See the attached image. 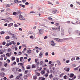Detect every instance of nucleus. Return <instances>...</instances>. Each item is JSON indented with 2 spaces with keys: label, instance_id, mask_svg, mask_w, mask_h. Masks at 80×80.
<instances>
[{
  "label": "nucleus",
  "instance_id": "f257e3e1",
  "mask_svg": "<svg viewBox=\"0 0 80 80\" xmlns=\"http://www.w3.org/2000/svg\"><path fill=\"white\" fill-rule=\"evenodd\" d=\"M22 13L20 11L18 12L17 13L16 12H13L12 15H17V17L18 18H19L20 20H25V18H24L22 15H21Z\"/></svg>",
  "mask_w": 80,
  "mask_h": 80
},
{
  "label": "nucleus",
  "instance_id": "f03ea898",
  "mask_svg": "<svg viewBox=\"0 0 80 80\" xmlns=\"http://www.w3.org/2000/svg\"><path fill=\"white\" fill-rule=\"evenodd\" d=\"M72 28H69V30H68V33H69V35H70V34L72 33Z\"/></svg>",
  "mask_w": 80,
  "mask_h": 80
},
{
  "label": "nucleus",
  "instance_id": "7ed1b4c3",
  "mask_svg": "<svg viewBox=\"0 0 80 80\" xmlns=\"http://www.w3.org/2000/svg\"><path fill=\"white\" fill-rule=\"evenodd\" d=\"M43 57V53L42 52H41L39 54V56H38L39 58H41Z\"/></svg>",
  "mask_w": 80,
  "mask_h": 80
},
{
  "label": "nucleus",
  "instance_id": "20e7f679",
  "mask_svg": "<svg viewBox=\"0 0 80 80\" xmlns=\"http://www.w3.org/2000/svg\"><path fill=\"white\" fill-rule=\"evenodd\" d=\"M14 3H22V1L18 0H15L14 1Z\"/></svg>",
  "mask_w": 80,
  "mask_h": 80
},
{
  "label": "nucleus",
  "instance_id": "39448f33",
  "mask_svg": "<svg viewBox=\"0 0 80 80\" xmlns=\"http://www.w3.org/2000/svg\"><path fill=\"white\" fill-rule=\"evenodd\" d=\"M51 45L53 47H54L55 45V43L53 42V41H52L51 42Z\"/></svg>",
  "mask_w": 80,
  "mask_h": 80
},
{
  "label": "nucleus",
  "instance_id": "423d86ee",
  "mask_svg": "<svg viewBox=\"0 0 80 80\" xmlns=\"http://www.w3.org/2000/svg\"><path fill=\"white\" fill-rule=\"evenodd\" d=\"M20 77L18 76L16 77L15 78L16 80H21V78H20Z\"/></svg>",
  "mask_w": 80,
  "mask_h": 80
},
{
  "label": "nucleus",
  "instance_id": "0eeeda50",
  "mask_svg": "<svg viewBox=\"0 0 80 80\" xmlns=\"http://www.w3.org/2000/svg\"><path fill=\"white\" fill-rule=\"evenodd\" d=\"M55 40L56 41H57V42H62V41L61 40L62 39H58V38H55Z\"/></svg>",
  "mask_w": 80,
  "mask_h": 80
},
{
  "label": "nucleus",
  "instance_id": "6e6552de",
  "mask_svg": "<svg viewBox=\"0 0 80 80\" xmlns=\"http://www.w3.org/2000/svg\"><path fill=\"white\" fill-rule=\"evenodd\" d=\"M64 70L67 72H69L70 71V68H64Z\"/></svg>",
  "mask_w": 80,
  "mask_h": 80
},
{
  "label": "nucleus",
  "instance_id": "1a4fd4ad",
  "mask_svg": "<svg viewBox=\"0 0 80 80\" xmlns=\"http://www.w3.org/2000/svg\"><path fill=\"white\" fill-rule=\"evenodd\" d=\"M61 32L62 35H64V30L63 29H61Z\"/></svg>",
  "mask_w": 80,
  "mask_h": 80
},
{
  "label": "nucleus",
  "instance_id": "9d476101",
  "mask_svg": "<svg viewBox=\"0 0 80 80\" xmlns=\"http://www.w3.org/2000/svg\"><path fill=\"white\" fill-rule=\"evenodd\" d=\"M13 23H12L9 24L8 25V27H9V28L10 27H12V26H13Z\"/></svg>",
  "mask_w": 80,
  "mask_h": 80
},
{
  "label": "nucleus",
  "instance_id": "9b49d317",
  "mask_svg": "<svg viewBox=\"0 0 80 80\" xmlns=\"http://www.w3.org/2000/svg\"><path fill=\"white\" fill-rule=\"evenodd\" d=\"M42 67L43 68H47V67L48 66H47V65L46 64H44L42 65Z\"/></svg>",
  "mask_w": 80,
  "mask_h": 80
},
{
  "label": "nucleus",
  "instance_id": "f8f14e48",
  "mask_svg": "<svg viewBox=\"0 0 80 80\" xmlns=\"http://www.w3.org/2000/svg\"><path fill=\"white\" fill-rule=\"evenodd\" d=\"M0 75L1 76L3 77L4 76H5V73L4 72H2L0 73Z\"/></svg>",
  "mask_w": 80,
  "mask_h": 80
},
{
  "label": "nucleus",
  "instance_id": "ddd939ff",
  "mask_svg": "<svg viewBox=\"0 0 80 80\" xmlns=\"http://www.w3.org/2000/svg\"><path fill=\"white\" fill-rule=\"evenodd\" d=\"M20 61L21 62H23V57H21L20 58Z\"/></svg>",
  "mask_w": 80,
  "mask_h": 80
},
{
  "label": "nucleus",
  "instance_id": "4468645a",
  "mask_svg": "<svg viewBox=\"0 0 80 80\" xmlns=\"http://www.w3.org/2000/svg\"><path fill=\"white\" fill-rule=\"evenodd\" d=\"M41 73L42 75H43V74L45 73V71L42 70L41 71Z\"/></svg>",
  "mask_w": 80,
  "mask_h": 80
},
{
  "label": "nucleus",
  "instance_id": "2eb2a0df",
  "mask_svg": "<svg viewBox=\"0 0 80 80\" xmlns=\"http://www.w3.org/2000/svg\"><path fill=\"white\" fill-rule=\"evenodd\" d=\"M39 33L40 34H41L42 33H43V30L42 29H40L39 31Z\"/></svg>",
  "mask_w": 80,
  "mask_h": 80
},
{
  "label": "nucleus",
  "instance_id": "dca6fc26",
  "mask_svg": "<svg viewBox=\"0 0 80 80\" xmlns=\"http://www.w3.org/2000/svg\"><path fill=\"white\" fill-rule=\"evenodd\" d=\"M27 52L28 53H32V50L30 49H29L28 50Z\"/></svg>",
  "mask_w": 80,
  "mask_h": 80
},
{
  "label": "nucleus",
  "instance_id": "f3484780",
  "mask_svg": "<svg viewBox=\"0 0 80 80\" xmlns=\"http://www.w3.org/2000/svg\"><path fill=\"white\" fill-rule=\"evenodd\" d=\"M22 47L24 48H27V45L25 44H22Z\"/></svg>",
  "mask_w": 80,
  "mask_h": 80
},
{
  "label": "nucleus",
  "instance_id": "a211bd4d",
  "mask_svg": "<svg viewBox=\"0 0 80 80\" xmlns=\"http://www.w3.org/2000/svg\"><path fill=\"white\" fill-rule=\"evenodd\" d=\"M40 65H43V64H44L43 63V61H40Z\"/></svg>",
  "mask_w": 80,
  "mask_h": 80
},
{
  "label": "nucleus",
  "instance_id": "6ab92c4d",
  "mask_svg": "<svg viewBox=\"0 0 80 80\" xmlns=\"http://www.w3.org/2000/svg\"><path fill=\"white\" fill-rule=\"evenodd\" d=\"M39 80H45V78L42 77H41L39 78Z\"/></svg>",
  "mask_w": 80,
  "mask_h": 80
},
{
  "label": "nucleus",
  "instance_id": "aec40b11",
  "mask_svg": "<svg viewBox=\"0 0 80 80\" xmlns=\"http://www.w3.org/2000/svg\"><path fill=\"white\" fill-rule=\"evenodd\" d=\"M24 79H27V78L28 77V76H27V75H25L24 76Z\"/></svg>",
  "mask_w": 80,
  "mask_h": 80
},
{
  "label": "nucleus",
  "instance_id": "412c9836",
  "mask_svg": "<svg viewBox=\"0 0 80 80\" xmlns=\"http://www.w3.org/2000/svg\"><path fill=\"white\" fill-rule=\"evenodd\" d=\"M70 77L71 78L73 77L74 76V74H73V73L70 74Z\"/></svg>",
  "mask_w": 80,
  "mask_h": 80
},
{
  "label": "nucleus",
  "instance_id": "4be33fe9",
  "mask_svg": "<svg viewBox=\"0 0 80 80\" xmlns=\"http://www.w3.org/2000/svg\"><path fill=\"white\" fill-rule=\"evenodd\" d=\"M52 28V29L53 30H57V27H54V28Z\"/></svg>",
  "mask_w": 80,
  "mask_h": 80
},
{
  "label": "nucleus",
  "instance_id": "5701e85b",
  "mask_svg": "<svg viewBox=\"0 0 80 80\" xmlns=\"http://www.w3.org/2000/svg\"><path fill=\"white\" fill-rule=\"evenodd\" d=\"M76 78V76H75L74 78H72V79L69 78V80H74V79H75Z\"/></svg>",
  "mask_w": 80,
  "mask_h": 80
},
{
  "label": "nucleus",
  "instance_id": "b1692460",
  "mask_svg": "<svg viewBox=\"0 0 80 80\" xmlns=\"http://www.w3.org/2000/svg\"><path fill=\"white\" fill-rule=\"evenodd\" d=\"M10 38V36H7L5 38L6 40H8V39H9Z\"/></svg>",
  "mask_w": 80,
  "mask_h": 80
},
{
  "label": "nucleus",
  "instance_id": "393cba45",
  "mask_svg": "<svg viewBox=\"0 0 80 80\" xmlns=\"http://www.w3.org/2000/svg\"><path fill=\"white\" fill-rule=\"evenodd\" d=\"M50 73H52L53 72V74H55V72H53V70L51 69L50 70Z\"/></svg>",
  "mask_w": 80,
  "mask_h": 80
},
{
  "label": "nucleus",
  "instance_id": "a878e982",
  "mask_svg": "<svg viewBox=\"0 0 80 80\" xmlns=\"http://www.w3.org/2000/svg\"><path fill=\"white\" fill-rule=\"evenodd\" d=\"M57 12V10H53L52 11V13H55Z\"/></svg>",
  "mask_w": 80,
  "mask_h": 80
},
{
  "label": "nucleus",
  "instance_id": "bb28decb",
  "mask_svg": "<svg viewBox=\"0 0 80 80\" xmlns=\"http://www.w3.org/2000/svg\"><path fill=\"white\" fill-rule=\"evenodd\" d=\"M52 77L53 76H52V74H51L49 75V78H50L52 79Z\"/></svg>",
  "mask_w": 80,
  "mask_h": 80
},
{
  "label": "nucleus",
  "instance_id": "cd10ccee",
  "mask_svg": "<svg viewBox=\"0 0 80 80\" xmlns=\"http://www.w3.org/2000/svg\"><path fill=\"white\" fill-rule=\"evenodd\" d=\"M58 63L59 65H61V63H60V61H58Z\"/></svg>",
  "mask_w": 80,
  "mask_h": 80
},
{
  "label": "nucleus",
  "instance_id": "c85d7f7f",
  "mask_svg": "<svg viewBox=\"0 0 80 80\" xmlns=\"http://www.w3.org/2000/svg\"><path fill=\"white\" fill-rule=\"evenodd\" d=\"M36 75L38 76V77L40 76V74L39 72H36Z\"/></svg>",
  "mask_w": 80,
  "mask_h": 80
},
{
  "label": "nucleus",
  "instance_id": "c756f323",
  "mask_svg": "<svg viewBox=\"0 0 80 80\" xmlns=\"http://www.w3.org/2000/svg\"><path fill=\"white\" fill-rule=\"evenodd\" d=\"M6 6L7 7H10V4H7L6 5Z\"/></svg>",
  "mask_w": 80,
  "mask_h": 80
},
{
  "label": "nucleus",
  "instance_id": "7c9ffc66",
  "mask_svg": "<svg viewBox=\"0 0 80 80\" xmlns=\"http://www.w3.org/2000/svg\"><path fill=\"white\" fill-rule=\"evenodd\" d=\"M11 42L12 43V44H13V45H15L16 44V43L15 42H14V41H11Z\"/></svg>",
  "mask_w": 80,
  "mask_h": 80
},
{
  "label": "nucleus",
  "instance_id": "2f4dec72",
  "mask_svg": "<svg viewBox=\"0 0 80 80\" xmlns=\"http://www.w3.org/2000/svg\"><path fill=\"white\" fill-rule=\"evenodd\" d=\"M6 62L7 63H10V61L9 59H7V60Z\"/></svg>",
  "mask_w": 80,
  "mask_h": 80
},
{
  "label": "nucleus",
  "instance_id": "473e14b6",
  "mask_svg": "<svg viewBox=\"0 0 80 80\" xmlns=\"http://www.w3.org/2000/svg\"><path fill=\"white\" fill-rule=\"evenodd\" d=\"M16 61L18 63L20 61H19V58H17Z\"/></svg>",
  "mask_w": 80,
  "mask_h": 80
},
{
  "label": "nucleus",
  "instance_id": "72a5a7b5",
  "mask_svg": "<svg viewBox=\"0 0 80 80\" xmlns=\"http://www.w3.org/2000/svg\"><path fill=\"white\" fill-rule=\"evenodd\" d=\"M14 27H18V25L17 24H14Z\"/></svg>",
  "mask_w": 80,
  "mask_h": 80
},
{
  "label": "nucleus",
  "instance_id": "f704fd0d",
  "mask_svg": "<svg viewBox=\"0 0 80 80\" xmlns=\"http://www.w3.org/2000/svg\"><path fill=\"white\" fill-rule=\"evenodd\" d=\"M48 38V37L47 36H46L44 37V39H45V40H46Z\"/></svg>",
  "mask_w": 80,
  "mask_h": 80
},
{
  "label": "nucleus",
  "instance_id": "c9c22d12",
  "mask_svg": "<svg viewBox=\"0 0 80 80\" xmlns=\"http://www.w3.org/2000/svg\"><path fill=\"white\" fill-rule=\"evenodd\" d=\"M79 67H78L77 68H74V70H78V69L79 68Z\"/></svg>",
  "mask_w": 80,
  "mask_h": 80
},
{
  "label": "nucleus",
  "instance_id": "e433bc0d",
  "mask_svg": "<svg viewBox=\"0 0 80 80\" xmlns=\"http://www.w3.org/2000/svg\"><path fill=\"white\" fill-rule=\"evenodd\" d=\"M6 55L8 56V57H10V54H9V53H8L6 54Z\"/></svg>",
  "mask_w": 80,
  "mask_h": 80
},
{
  "label": "nucleus",
  "instance_id": "4c0bfd02",
  "mask_svg": "<svg viewBox=\"0 0 80 80\" xmlns=\"http://www.w3.org/2000/svg\"><path fill=\"white\" fill-rule=\"evenodd\" d=\"M54 65V64L53 63H52L51 65H49V66L50 67H53V66Z\"/></svg>",
  "mask_w": 80,
  "mask_h": 80
},
{
  "label": "nucleus",
  "instance_id": "58836bf2",
  "mask_svg": "<svg viewBox=\"0 0 80 80\" xmlns=\"http://www.w3.org/2000/svg\"><path fill=\"white\" fill-rule=\"evenodd\" d=\"M25 5H29V3H28V2H25Z\"/></svg>",
  "mask_w": 80,
  "mask_h": 80
},
{
  "label": "nucleus",
  "instance_id": "ea45409f",
  "mask_svg": "<svg viewBox=\"0 0 80 80\" xmlns=\"http://www.w3.org/2000/svg\"><path fill=\"white\" fill-rule=\"evenodd\" d=\"M11 51V49L10 48H9L8 49V52H10Z\"/></svg>",
  "mask_w": 80,
  "mask_h": 80
},
{
  "label": "nucleus",
  "instance_id": "a19ab883",
  "mask_svg": "<svg viewBox=\"0 0 80 80\" xmlns=\"http://www.w3.org/2000/svg\"><path fill=\"white\" fill-rule=\"evenodd\" d=\"M48 52H47L46 53H45V56H48Z\"/></svg>",
  "mask_w": 80,
  "mask_h": 80
},
{
  "label": "nucleus",
  "instance_id": "79ce46f5",
  "mask_svg": "<svg viewBox=\"0 0 80 80\" xmlns=\"http://www.w3.org/2000/svg\"><path fill=\"white\" fill-rule=\"evenodd\" d=\"M5 33V32L3 31H2L1 32V34L2 35V34H4Z\"/></svg>",
  "mask_w": 80,
  "mask_h": 80
},
{
  "label": "nucleus",
  "instance_id": "37998d69",
  "mask_svg": "<svg viewBox=\"0 0 80 80\" xmlns=\"http://www.w3.org/2000/svg\"><path fill=\"white\" fill-rule=\"evenodd\" d=\"M48 20H52V18H50V17H49L48 18Z\"/></svg>",
  "mask_w": 80,
  "mask_h": 80
},
{
  "label": "nucleus",
  "instance_id": "c03bdc74",
  "mask_svg": "<svg viewBox=\"0 0 80 80\" xmlns=\"http://www.w3.org/2000/svg\"><path fill=\"white\" fill-rule=\"evenodd\" d=\"M32 68H35V65L33 64L32 65Z\"/></svg>",
  "mask_w": 80,
  "mask_h": 80
},
{
  "label": "nucleus",
  "instance_id": "a18cd8bd",
  "mask_svg": "<svg viewBox=\"0 0 80 80\" xmlns=\"http://www.w3.org/2000/svg\"><path fill=\"white\" fill-rule=\"evenodd\" d=\"M80 60V58L77 57L76 58V60Z\"/></svg>",
  "mask_w": 80,
  "mask_h": 80
},
{
  "label": "nucleus",
  "instance_id": "49530a36",
  "mask_svg": "<svg viewBox=\"0 0 80 80\" xmlns=\"http://www.w3.org/2000/svg\"><path fill=\"white\" fill-rule=\"evenodd\" d=\"M75 60V58H72L71 60L72 61H73V60Z\"/></svg>",
  "mask_w": 80,
  "mask_h": 80
},
{
  "label": "nucleus",
  "instance_id": "de8ad7c7",
  "mask_svg": "<svg viewBox=\"0 0 80 80\" xmlns=\"http://www.w3.org/2000/svg\"><path fill=\"white\" fill-rule=\"evenodd\" d=\"M33 78L34 79H37V76H33Z\"/></svg>",
  "mask_w": 80,
  "mask_h": 80
},
{
  "label": "nucleus",
  "instance_id": "09e8293b",
  "mask_svg": "<svg viewBox=\"0 0 80 80\" xmlns=\"http://www.w3.org/2000/svg\"><path fill=\"white\" fill-rule=\"evenodd\" d=\"M10 10H11L10 9V8H7L6 9V11H10Z\"/></svg>",
  "mask_w": 80,
  "mask_h": 80
},
{
  "label": "nucleus",
  "instance_id": "8fccbe9b",
  "mask_svg": "<svg viewBox=\"0 0 80 80\" xmlns=\"http://www.w3.org/2000/svg\"><path fill=\"white\" fill-rule=\"evenodd\" d=\"M5 44H6V42H2V45H5Z\"/></svg>",
  "mask_w": 80,
  "mask_h": 80
},
{
  "label": "nucleus",
  "instance_id": "3c124183",
  "mask_svg": "<svg viewBox=\"0 0 80 80\" xmlns=\"http://www.w3.org/2000/svg\"><path fill=\"white\" fill-rule=\"evenodd\" d=\"M19 53H18L19 55H22V52H19Z\"/></svg>",
  "mask_w": 80,
  "mask_h": 80
},
{
  "label": "nucleus",
  "instance_id": "603ef678",
  "mask_svg": "<svg viewBox=\"0 0 80 80\" xmlns=\"http://www.w3.org/2000/svg\"><path fill=\"white\" fill-rule=\"evenodd\" d=\"M2 57H5V54H3L1 55Z\"/></svg>",
  "mask_w": 80,
  "mask_h": 80
},
{
  "label": "nucleus",
  "instance_id": "864d4df0",
  "mask_svg": "<svg viewBox=\"0 0 80 80\" xmlns=\"http://www.w3.org/2000/svg\"><path fill=\"white\" fill-rule=\"evenodd\" d=\"M69 62H70V60H67L66 61L67 63H69Z\"/></svg>",
  "mask_w": 80,
  "mask_h": 80
},
{
  "label": "nucleus",
  "instance_id": "5fc2aeb1",
  "mask_svg": "<svg viewBox=\"0 0 80 80\" xmlns=\"http://www.w3.org/2000/svg\"><path fill=\"white\" fill-rule=\"evenodd\" d=\"M13 76L12 75L11 76H10L9 78H13Z\"/></svg>",
  "mask_w": 80,
  "mask_h": 80
},
{
  "label": "nucleus",
  "instance_id": "6e6d98bb",
  "mask_svg": "<svg viewBox=\"0 0 80 80\" xmlns=\"http://www.w3.org/2000/svg\"><path fill=\"white\" fill-rule=\"evenodd\" d=\"M2 62H0V67H2Z\"/></svg>",
  "mask_w": 80,
  "mask_h": 80
},
{
  "label": "nucleus",
  "instance_id": "4d7b16f0",
  "mask_svg": "<svg viewBox=\"0 0 80 80\" xmlns=\"http://www.w3.org/2000/svg\"><path fill=\"white\" fill-rule=\"evenodd\" d=\"M12 59L13 60H15V57H13L12 58Z\"/></svg>",
  "mask_w": 80,
  "mask_h": 80
},
{
  "label": "nucleus",
  "instance_id": "13d9d810",
  "mask_svg": "<svg viewBox=\"0 0 80 80\" xmlns=\"http://www.w3.org/2000/svg\"><path fill=\"white\" fill-rule=\"evenodd\" d=\"M4 70L5 68H2L1 69V71H3V70Z\"/></svg>",
  "mask_w": 80,
  "mask_h": 80
},
{
  "label": "nucleus",
  "instance_id": "bf43d9fd",
  "mask_svg": "<svg viewBox=\"0 0 80 80\" xmlns=\"http://www.w3.org/2000/svg\"><path fill=\"white\" fill-rule=\"evenodd\" d=\"M35 12H33V11H32V12H30V13H35Z\"/></svg>",
  "mask_w": 80,
  "mask_h": 80
},
{
  "label": "nucleus",
  "instance_id": "052dcab7",
  "mask_svg": "<svg viewBox=\"0 0 80 80\" xmlns=\"http://www.w3.org/2000/svg\"><path fill=\"white\" fill-rule=\"evenodd\" d=\"M22 1L23 2V3H25V2H27V1H26V0H22Z\"/></svg>",
  "mask_w": 80,
  "mask_h": 80
},
{
  "label": "nucleus",
  "instance_id": "680f3d73",
  "mask_svg": "<svg viewBox=\"0 0 80 80\" xmlns=\"http://www.w3.org/2000/svg\"><path fill=\"white\" fill-rule=\"evenodd\" d=\"M9 45H10L9 43H7L6 44V46L7 47H9Z\"/></svg>",
  "mask_w": 80,
  "mask_h": 80
},
{
  "label": "nucleus",
  "instance_id": "e2e57ef3",
  "mask_svg": "<svg viewBox=\"0 0 80 80\" xmlns=\"http://www.w3.org/2000/svg\"><path fill=\"white\" fill-rule=\"evenodd\" d=\"M7 65H8L7 64V63L5 64L4 65V67H7Z\"/></svg>",
  "mask_w": 80,
  "mask_h": 80
},
{
  "label": "nucleus",
  "instance_id": "0e129e2a",
  "mask_svg": "<svg viewBox=\"0 0 80 80\" xmlns=\"http://www.w3.org/2000/svg\"><path fill=\"white\" fill-rule=\"evenodd\" d=\"M48 74L47 73L46 74L45 76V77H48Z\"/></svg>",
  "mask_w": 80,
  "mask_h": 80
},
{
  "label": "nucleus",
  "instance_id": "69168bd1",
  "mask_svg": "<svg viewBox=\"0 0 80 80\" xmlns=\"http://www.w3.org/2000/svg\"><path fill=\"white\" fill-rule=\"evenodd\" d=\"M53 80H58V79L57 78H54L53 79Z\"/></svg>",
  "mask_w": 80,
  "mask_h": 80
},
{
  "label": "nucleus",
  "instance_id": "338daca9",
  "mask_svg": "<svg viewBox=\"0 0 80 80\" xmlns=\"http://www.w3.org/2000/svg\"><path fill=\"white\" fill-rule=\"evenodd\" d=\"M64 79H67V76L65 75L64 76Z\"/></svg>",
  "mask_w": 80,
  "mask_h": 80
},
{
  "label": "nucleus",
  "instance_id": "774afa93",
  "mask_svg": "<svg viewBox=\"0 0 80 80\" xmlns=\"http://www.w3.org/2000/svg\"><path fill=\"white\" fill-rule=\"evenodd\" d=\"M63 75H64V73H62L61 75H60V76L61 77H62V76H63Z\"/></svg>",
  "mask_w": 80,
  "mask_h": 80
}]
</instances>
